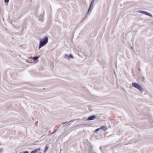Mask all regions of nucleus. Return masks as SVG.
<instances>
[{
    "label": "nucleus",
    "mask_w": 153,
    "mask_h": 153,
    "mask_svg": "<svg viewBox=\"0 0 153 153\" xmlns=\"http://www.w3.org/2000/svg\"><path fill=\"white\" fill-rule=\"evenodd\" d=\"M87 17L86 16H85L83 18L81 22L80 23H81L84 19H85Z\"/></svg>",
    "instance_id": "obj_14"
},
{
    "label": "nucleus",
    "mask_w": 153,
    "mask_h": 153,
    "mask_svg": "<svg viewBox=\"0 0 153 153\" xmlns=\"http://www.w3.org/2000/svg\"><path fill=\"white\" fill-rule=\"evenodd\" d=\"M44 14V12H43V14Z\"/></svg>",
    "instance_id": "obj_22"
},
{
    "label": "nucleus",
    "mask_w": 153,
    "mask_h": 153,
    "mask_svg": "<svg viewBox=\"0 0 153 153\" xmlns=\"http://www.w3.org/2000/svg\"><path fill=\"white\" fill-rule=\"evenodd\" d=\"M64 58L68 59V55L66 54H65Z\"/></svg>",
    "instance_id": "obj_12"
},
{
    "label": "nucleus",
    "mask_w": 153,
    "mask_h": 153,
    "mask_svg": "<svg viewBox=\"0 0 153 153\" xmlns=\"http://www.w3.org/2000/svg\"><path fill=\"white\" fill-rule=\"evenodd\" d=\"M48 38L47 36H45L43 39L40 40L39 44V49L45 45L48 42Z\"/></svg>",
    "instance_id": "obj_1"
},
{
    "label": "nucleus",
    "mask_w": 153,
    "mask_h": 153,
    "mask_svg": "<svg viewBox=\"0 0 153 153\" xmlns=\"http://www.w3.org/2000/svg\"><path fill=\"white\" fill-rule=\"evenodd\" d=\"M39 57V56H34L33 58V59L34 61H35L38 59Z\"/></svg>",
    "instance_id": "obj_7"
},
{
    "label": "nucleus",
    "mask_w": 153,
    "mask_h": 153,
    "mask_svg": "<svg viewBox=\"0 0 153 153\" xmlns=\"http://www.w3.org/2000/svg\"><path fill=\"white\" fill-rule=\"evenodd\" d=\"M69 58H71L72 59L73 58V55L71 54H70L68 55V59H70Z\"/></svg>",
    "instance_id": "obj_11"
},
{
    "label": "nucleus",
    "mask_w": 153,
    "mask_h": 153,
    "mask_svg": "<svg viewBox=\"0 0 153 153\" xmlns=\"http://www.w3.org/2000/svg\"><path fill=\"white\" fill-rule=\"evenodd\" d=\"M48 146H45V149L43 151L44 153L45 152L47 151V150H48Z\"/></svg>",
    "instance_id": "obj_10"
},
{
    "label": "nucleus",
    "mask_w": 153,
    "mask_h": 153,
    "mask_svg": "<svg viewBox=\"0 0 153 153\" xmlns=\"http://www.w3.org/2000/svg\"><path fill=\"white\" fill-rule=\"evenodd\" d=\"M70 122H72V121H71Z\"/></svg>",
    "instance_id": "obj_24"
},
{
    "label": "nucleus",
    "mask_w": 153,
    "mask_h": 153,
    "mask_svg": "<svg viewBox=\"0 0 153 153\" xmlns=\"http://www.w3.org/2000/svg\"><path fill=\"white\" fill-rule=\"evenodd\" d=\"M39 149H36L30 152V153H36L39 150Z\"/></svg>",
    "instance_id": "obj_9"
},
{
    "label": "nucleus",
    "mask_w": 153,
    "mask_h": 153,
    "mask_svg": "<svg viewBox=\"0 0 153 153\" xmlns=\"http://www.w3.org/2000/svg\"><path fill=\"white\" fill-rule=\"evenodd\" d=\"M68 133L66 134V135H67L68 133H69V132H70L72 131V129H70L69 130H68Z\"/></svg>",
    "instance_id": "obj_16"
},
{
    "label": "nucleus",
    "mask_w": 153,
    "mask_h": 153,
    "mask_svg": "<svg viewBox=\"0 0 153 153\" xmlns=\"http://www.w3.org/2000/svg\"><path fill=\"white\" fill-rule=\"evenodd\" d=\"M100 149H101V147H100Z\"/></svg>",
    "instance_id": "obj_25"
},
{
    "label": "nucleus",
    "mask_w": 153,
    "mask_h": 153,
    "mask_svg": "<svg viewBox=\"0 0 153 153\" xmlns=\"http://www.w3.org/2000/svg\"><path fill=\"white\" fill-rule=\"evenodd\" d=\"M144 79H145V77H144V76H143L142 77V79L141 80L142 81H143H143L144 80Z\"/></svg>",
    "instance_id": "obj_17"
},
{
    "label": "nucleus",
    "mask_w": 153,
    "mask_h": 153,
    "mask_svg": "<svg viewBox=\"0 0 153 153\" xmlns=\"http://www.w3.org/2000/svg\"><path fill=\"white\" fill-rule=\"evenodd\" d=\"M138 69L139 71H141V69L140 68H138Z\"/></svg>",
    "instance_id": "obj_20"
},
{
    "label": "nucleus",
    "mask_w": 153,
    "mask_h": 153,
    "mask_svg": "<svg viewBox=\"0 0 153 153\" xmlns=\"http://www.w3.org/2000/svg\"><path fill=\"white\" fill-rule=\"evenodd\" d=\"M94 0H92V1L91 2L90 5V6H89V7L88 8V12H87V13H88V12L89 11V10L91 9V7L92 5V4L93 3H94Z\"/></svg>",
    "instance_id": "obj_6"
},
{
    "label": "nucleus",
    "mask_w": 153,
    "mask_h": 153,
    "mask_svg": "<svg viewBox=\"0 0 153 153\" xmlns=\"http://www.w3.org/2000/svg\"><path fill=\"white\" fill-rule=\"evenodd\" d=\"M41 153V152H38V153Z\"/></svg>",
    "instance_id": "obj_23"
},
{
    "label": "nucleus",
    "mask_w": 153,
    "mask_h": 153,
    "mask_svg": "<svg viewBox=\"0 0 153 153\" xmlns=\"http://www.w3.org/2000/svg\"><path fill=\"white\" fill-rule=\"evenodd\" d=\"M138 12L139 13H142L146 15L149 16L151 17H152V16L151 14L148 13L146 11L142 10H139L138 11Z\"/></svg>",
    "instance_id": "obj_3"
},
{
    "label": "nucleus",
    "mask_w": 153,
    "mask_h": 153,
    "mask_svg": "<svg viewBox=\"0 0 153 153\" xmlns=\"http://www.w3.org/2000/svg\"><path fill=\"white\" fill-rule=\"evenodd\" d=\"M96 117L95 115H93L89 117L86 119L87 120L90 121L94 120Z\"/></svg>",
    "instance_id": "obj_4"
},
{
    "label": "nucleus",
    "mask_w": 153,
    "mask_h": 153,
    "mask_svg": "<svg viewBox=\"0 0 153 153\" xmlns=\"http://www.w3.org/2000/svg\"><path fill=\"white\" fill-rule=\"evenodd\" d=\"M5 3H8L9 1V0H4Z\"/></svg>",
    "instance_id": "obj_15"
},
{
    "label": "nucleus",
    "mask_w": 153,
    "mask_h": 153,
    "mask_svg": "<svg viewBox=\"0 0 153 153\" xmlns=\"http://www.w3.org/2000/svg\"><path fill=\"white\" fill-rule=\"evenodd\" d=\"M100 129H103V130L105 131L107 129V128H106L104 126H101V127L100 128Z\"/></svg>",
    "instance_id": "obj_8"
},
{
    "label": "nucleus",
    "mask_w": 153,
    "mask_h": 153,
    "mask_svg": "<svg viewBox=\"0 0 153 153\" xmlns=\"http://www.w3.org/2000/svg\"><path fill=\"white\" fill-rule=\"evenodd\" d=\"M3 150L1 148H0V153L1 152H3Z\"/></svg>",
    "instance_id": "obj_18"
},
{
    "label": "nucleus",
    "mask_w": 153,
    "mask_h": 153,
    "mask_svg": "<svg viewBox=\"0 0 153 153\" xmlns=\"http://www.w3.org/2000/svg\"><path fill=\"white\" fill-rule=\"evenodd\" d=\"M132 84V86L138 89L140 92L143 91V88L140 85L136 82H133Z\"/></svg>",
    "instance_id": "obj_2"
},
{
    "label": "nucleus",
    "mask_w": 153,
    "mask_h": 153,
    "mask_svg": "<svg viewBox=\"0 0 153 153\" xmlns=\"http://www.w3.org/2000/svg\"><path fill=\"white\" fill-rule=\"evenodd\" d=\"M23 153H29V152L27 151L24 152Z\"/></svg>",
    "instance_id": "obj_19"
},
{
    "label": "nucleus",
    "mask_w": 153,
    "mask_h": 153,
    "mask_svg": "<svg viewBox=\"0 0 153 153\" xmlns=\"http://www.w3.org/2000/svg\"><path fill=\"white\" fill-rule=\"evenodd\" d=\"M70 125V123H68L67 126H68L69 125Z\"/></svg>",
    "instance_id": "obj_21"
},
{
    "label": "nucleus",
    "mask_w": 153,
    "mask_h": 153,
    "mask_svg": "<svg viewBox=\"0 0 153 153\" xmlns=\"http://www.w3.org/2000/svg\"><path fill=\"white\" fill-rule=\"evenodd\" d=\"M37 12L36 13H35L36 16L37 17H39V20L40 21H41V20L42 19V18L43 16V14H41L40 15V16H39V15H38L37 13Z\"/></svg>",
    "instance_id": "obj_5"
},
{
    "label": "nucleus",
    "mask_w": 153,
    "mask_h": 153,
    "mask_svg": "<svg viewBox=\"0 0 153 153\" xmlns=\"http://www.w3.org/2000/svg\"><path fill=\"white\" fill-rule=\"evenodd\" d=\"M100 130V128L96 129L94 131V132H96Z\"/></svg>",
    "instance_id": "obj_13"
}]
</instances>
